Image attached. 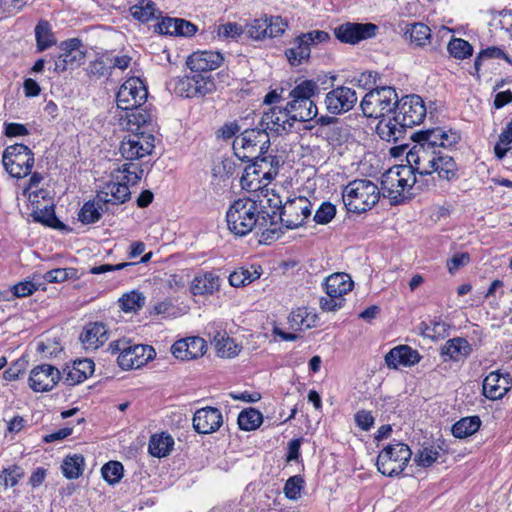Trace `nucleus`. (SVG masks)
<instances>
[{"instance_id":"f257e3e1","label":"nucleus","mask_w":512,"mask_h":512,"mask_svg":"<svg viewBox=\"0 0 512 512\" xmlns=\"http://www.w3.org/2000/svg\"><path fill=\"white\" fill-rule=\"evenodd\" d=\"M415 145L407 152V163H414L421 177L437 173L440 179L450 181L457 176V165L445 151L460 140L457 132L435 127L411 134Z\"/></svg>"},{"instance_id":"f03ea898","label":"nucleus","mask_w":512,"mask_h":512,"mask_svg":"<svg viewBox=\"0 0 512 512\" xmlns=\"http://www.w3.org/2000/svg\"><path fill=\"white\" fill-rule=\"evenodd\" d=\"M426 116L423 99L416 94L397 98L393 116L381 119L376 131L382 140L398 143L404 139L408 128L419 125Z\"/></svg>"},{"instance_id":"7ed1b4c3","label":"nucleus","mask_w":512,"mask_h":512,"mask_svg":"<svg viewBox=\"0 0 512 512\" xmlns=\"http://www.w3.org/2000/svg\"><path fill=\"white\" fill-rule=\"evenodd\" d=\"M226 222L229 231L235 236H246L254 229L262 230L266 240L279 238L281 227L268 228L265 215L261 214L257 200L239 198L235 200L226 212Z\"/></svg>"},{"instance_id":"20e7f679","label":"nucleus","mask_w":512,"mask_h":512,"mask_svg":"<svg viewBox=\"0 0 512 512\" xmlns=\"http://www.w3.org/2000/svg\"><path fill=\"white\" fill-rule=\"evenodd\" d=\"M424 178L419 175L414 163H408L391 168L383 175L382 185L392 203L399 204L412 196L409 191L416 185V189L419 190H422L423 186H428L424 183Z\"/></svg>"},{"instance_id":"39448f33","label":"nucleus","mask_w":512,"mask_h":512,"mask_svg":"<svg viewBox=\"0 0 512 512\" xmlns=\"http://www.w3.org/2000/svg\"><path fill=\"white\" fill-rule=\"evenodd\" d=\"M342 199L349 212L361 214L378 203L380 190L369 179H355L344 187Z\"/></svg>"},{"instance_id":"423d86ee","label":"nucleus","mask_w":512,"mask_h":512,"mask_svg":"<svg viewBox=\"0 0 512 512\" xmlns=\"http://www.w3.org/2000/svg\"><path fill=\"white\" fill-rule=\"evenodd\" d=\"M269 148V132L260 126L244 130L233 141L234 153L242 161H251L258 156L267 154Z\"/></svg>"},{"instance_id":"0eeeda50","label":"nucleus","mask_w":512,"mask_h":512,"mask_svg":"<svg viewBox=\"0 0 512 512\" xmlns=\"http://www.w3.org/2000/svg\"><path fill=\"white\" fill-rule=\"evenodd\" d=\"M397 98L398 94L393 87H377L366 93L360 107L366 117L384 119L393 116Z\"/></svg>"},{"instance_id":"6e6552de","label":"nucleus","mask_w":512,"mask_h":512,"mask_svg":"<svg viewBox=\"0 0 512 512\" xmlns=\"http://www.w3.org/2000/svg\"><path fill=\"white\" fill-rule=\"evenodd\" d=\"M412 456L409 446L397 442L387 445L377 457V470L389 477L402 474Z\"/></svg>"},{"instance_id":"1a4fd4ad","label":"nucleus","mask_w":512,"mask_h":512,"mask_svg":"<svg viewBox=\"0 0 512 512\" xmlns=\"http://www.w3.org/2000/svg\"><path fill=\"white\" fill-rule=\"evenodd\" d=\"M5 170L14 178H23L31 173L34 166V154L24 144L8 146L2 155Z\"/></svg>"},{"instance_id":"9d476101","label":"nucleus","mask_w":512,"mask_h":512,"mask_svg":"<svg viewBox=\"0 0 512 512\" xmlns=\"http://www.w3.org/2000/svg\"><path fill=\"white\" fill-rule=\"evenodd\" d=\"M251 165L247 166L244 174L241 177V185L247 189H258L253 187V181L257 180H272L278 173L279 160L271 155L263 154L257 158L252 159Z\"/></svg>"},{"instance_id":"9b49d317","label":"nucleus","mask_w":512,"mask_h":512,"mask_svg":"<svg viewBox=\"0 0 512 512\" xmlns=\"http://www.w3.org/2000/svg\"><path fill=\"white\" fill-rule=\"evenodd\" d=\"M312 204L308 198L298 196L289 198L284 203L278 219L286 229H296L303 225L305 219L311 215Z\"/></svg>"},{"instance_id":"f8f14e48","label":"nucleus","mask_w":512,"mask_h":512,"mask_svg":"<svg viewBox=\"0 0 512 512\" xmlns=\"http://www.w3.org/2000/svg\"><path fill=\"white\" fill-rule=\"evenodd\" d=\"M61 53L54 59V72L62 73L68 69L81 66L86 57V51L79 38H70L59 45Z\"/></svg>"},{"instance_id":"ddd939ff","label":"nucleus","mask_w":512,"mask_h":512,"mask_svg":"<svg viewBox=\"0 0 512 512\" xmlns=\"http://www.w3.org/2000/svg\"><path fill=\"white\" fill-rule=\"evenodd\" d=\"M147 96L148 92L142 80L131 77L121 85L117 93V106L122 110L140 108L146 102Z\"/></svg>"},{"instance_id":"4468645a","label":"nucleus","mask_w":512,"mask_h":512,"mask_svg":"<svg viewBox=\"0 0 512 512\" xmlns=\"http://www.w3.org/2000/svg\"><path fill=\"white\" fill-rule=\"evenodd\" d=\"M154 136L152 134L134 133L124 138L120 145V152L126 161H134L151 154L154 149Z\"/></svg>"},{"instance_id":"2eb2a0df","label":"nucleus","mask_w":512,"mask_h":512,"mask_svg":"<svg viewBox=\"0 0 512 512\" xmlns=\"http://www.w3.org/2000/svg\"><path fill=\"white\" fill-rule=\"evenodd\" d=\"M378 29L374 23L346 22L334 29V35L341 43L355 45L375 37Z\"/></svg>"},{"instance_id":"dca6fc26","label":"nucleus","mask_w":512,"mask_h":512,"mask_svg":"<svg viewBox=\"0 0 512 512\" xmlns=\"http://www.w3.org/2000/svg\"><path fill=\"white\" fill-rule=\"evenodd\" d=\"M156 352L150 345H132L128 342L122 356H117L118 365L123 370L138 369L154 359Z\"/></svg>"},{"instance_id":"f3484780","label":"nucleus","mask_w":512,"mask_h":512,"mask_svg":"<svg viewBox=\"0 0 512 512\" xmlns=\"http://www.w3.org/2000/svg\"><path fill=\"white\" fill-rule=\"evenodd\" d=\"M294 122L287 106L272 107L269 111L263 113L259 126L265 129L266 132L270 131L281 135L290 131Z\"/></svg>"},{"instance_id":"a211bd4d","label":"nucleus","mask_w":512,"mask_h":512,"mask_svg":"<svg viewBox=\"0 0 512 512\" xmlns=\"http://www.w3.org/2000/svg\"><path fill=\"white\" fill-rule=\"evenodd\" d=\"M60 378V371L56 367L41 364L31 370L28 384L34 392H47L57 385Z\"/></svg>"},{"instance_id":"6ab92c4d","label":"nucleus","mask_w":512,"mask_h":512,"mask_svg":"<svg viewBox=\"0 0 512 512\" xmlns=\"http://www.w3.org/2000/svg\"><path fill=\"white\" fill-rule=\"evenodd\" d=\"M357 100L355 90L350 87L339 86L326 94L325 105L328 112L338 115L351 110Z\"/></svg>"},{"instance_id":"aec40b11","label":"nucleus","mask_w":512,"mask_h":512,"mask_svg":"<svg viewBox=\"0 0 512 512\" xmlns=\"http://www.w3.org/2000/svg\"><path fill=\"white\" fill-rule=\"evenodd\" d=\"M224 57L218 51H197L187 59L191 73H203L217 69L223 63Z\"/></svg>"},{"instance_id":"412c9836","label":"nucleus","mask_w":512,"mask_h":512,"mask_svg":"<svg viewBox=\"0 0 512 512\" xmlns=\"http://www.w3.org/2000/svg\"><path fill=\"white\" fill-rule=\"evenodd\" d=\"M222 423V414L214 407L201 408L193 417V427L200 434L213 433L221 427Z\"/></svg>"},{"instance_id":"4be33fe9","label":"nucleus","mask_w":512,"mask_h":512,"mask_svg":"<svg viewBox=\"0 0 512 512\" xmlns=\"http://www.w3.org/2000/svg\"><path fill=\"white\" fill-rule=\"evenodd\" d=\"M258 206L262 215L266 216L267 227L277 228V215L280 213L283 203L281 197L275 193L274 190L268 188L261 191V196H258Z\"/></svg>"},{"instance_id":"5701e85b","label":"nucleus","mask_w":512,"mask_h":512,"mask_svg":"<svg viewBox=\"0 0 512 512\" xmlns=\"http://www.w3.org/2000/svg\"><path fill=\"white\" fill-rule=\"evenodd\" d=\"M511 382L509 374L502 375L493 371L483 380V395L490 400L501 399L509 391Z\"/></svg>"},{"instance_id":"b1692460","label":"nucleus","mask_w":512,"mask_h":512,"mask_svg":"<svg viewBox=\"0 0 512 512\" xmlns=\"http://www.w3.org/2000/svg\"><path fill=\"white\" fill-rule=\"evenodd\" d=\"M421 358L417 350L408 345H399L392 348L385 355V363L390 369H398L400 365L405 367L414 366L420 362Z\"/></svg>"},{"instance_id":"393cba45","label":"nucleus","mask_w":512,"mask_h":512,"mask_svg":"<svg viewBox=\"0 0 512 512\" xmlns=\"http://www.w3.org/2000/svg\"><path fill=\"white\" fill-rule=\"evenodd\" d=\"M128 183L120 180L117 182H108L103 188L97 192L98 202L108 204L119 205L125 203L130 199L131 193L128 187Z\"/></svg>"},{"instance_id":"a878e982","label":"nucleus","mask_w":512,"mask_h":512,"mask_svg":"<svg viewBox=\"0 0 512 512\" xmlns=\"http://www.w3.org/2000/svg\"><path fill=\"white\" fill-rule=\"evenodd\" d=\"M472 351L471 344L465 338L454 337L441 347L440 355L444 361L460 362L468 358Z\"/></svg>"},{"instance_id":"bb28decb","label":"nucleus","mask_w":512,"mask_h":512,"mask_svg":"<svg viewBox=\"0 0 512 512\" xmlns=\"http://www.w3.org/2000/svg\"><path fill=\"white\" fill-rule=\"evenodd\" d=\"M324 286L327 296L343 298L352 290L354 282L346 273H334L325 279Z\"/></svg>"},{"instance_id":"cd10ccee","label":"nucleus","mask_w":512,"mask_h":512,"mask_svg":"<svg viewBox=\"0 0 512 512\" xmlns=\"http://www.w3.org/2000/svg\"><path fill=\"white\" fill-rule=\"evenodd\" d=\"M220 288V278L213 272L197 275L191 282L190 291L194 296L212 295Z\"/></svg>"},{"instance_id":"c85d7f7f","label":"nucleus","mask_w":512,"mask_h":512,"mask_svg":"<svg viewBox=\"0 0 512 512\" xmlns=\"http://www.w3.org/2000/svg\"><path fill=\"white\" fill-rule=\"evenodd\" d=\"M87 349H97L108 340V331L103 323H90L80 335Z\"/></svg>"},{"instance_id":"c756f323","label":"nucleus","mask_w":512,"mask_h":512,"mask_svg":"<svg viewBox=\"0 0 512 512\" xmlns=\"http://www.w3.org/2000/svg\"><path fill=\"white\" fill-rule=\"evenodd\" d=\"M289 112L292 114L293 121L306 122L317 116V106L312 100L291 99L286 104Z\"/></svg>"},{"instance_id":"7c9ffc66","label":"nucleus","mask_w":512,"mask_h":512,"mask_svg":"<svg viewBox=\"0 0 512 512\" xmlns=\"http://www.w3.org/2000/svg\"><path fill=\"white\" fill-rule=\"evenodd\" d=\"M95 364L91 359H79L74 361L73 366L68 369L65 383L76 385L83 382L94 372Z\"/></svg>"},{"instance_id":"2f4dec72","label":"nucleus","mask_w":512,"mask_h":512,"mask_svg":"<svg viewBox=\"0 0 512 512\" xmlns=\"http://www.w3.org/2000/svg\"><path fill=\"white\" fill-rule=\"evenodd\" d=\"M36 48L43 52L57 43L52 27L47 20H40L34 29Z\"/></svg>"},{"instance_id":"473e14b6","label":"nucleus","mask_w":512,"mask_h":512,"mask_svg":"<svg viewBox=\"0 0 512 512\" xmlns=\"http://www.w3.org/2000/svg\"><path fill=\"white\" fill-rule=\"evenodd\" d=\"M107 210V206L104 203L98 202L96 197L94 200L84 203L79 211L78 219L83 224H93L99 221L102 213Z\"/></svg>"},{"instance_id":"72a5a7b5","label":"nucleus","mask_w":512,"mask_h":512,"mask_svg":"<svg viewBox=\"0 0 512 512\" xmlns=\"http://www.w3.org/2000/svg\"><path fill=\"white\" fill-rule=\"evenodd\" d=\"M174 445V439L166 433L154 434L149 440V453L154 457L167 456Z\"/></svg>"},{"instance_id":"f704fd0d","label":"nucleus","mask_w":512,"mask_h":512,"mask_svg":"<svg viewBox=\"0 0 512 512\" xmlns=\"http://www.w3.org/2000/svg\"><path fill=\"white\" fill-rule=\"evenodd\" d=\"M142 174L143 169L140 164L134 163L133 161H128L117 170H114L112 177L116 180L125 181L129 185H135L141 179Z\"/></svg>"},{"instance_id":"c9c22d12","label":"nucleus","mask_w":512,"mask_h":512,"mask_svg":"<svg viewBox=\"0 0 512 512\" xmlns=\"http://www.w3.org/2000/svg\"><path fill=\"white\" fill-rule=\"evenodd\" d=\"M31 217L35 222L44 224L48 227L58 230L66 229V225H64L61 221L57 219L54 207L52 205H47L42 209L37 208L33 210V212L31 213Z\"/></svg>"},{"instance_id":"e433bc0d","label":"nucleus","mask_w":512,"mask_h":512,"mask_svg":"<svg viewBox=\"0 0 512 512\" xmlns=\"http://www.w3.org/2000/svg\"><path fill=\"white\" fill-rule=\"evenodd\" d=\"M480 425L481 420L478 416L465 417L452 426V434L459 439L466 438L477 432Z\"/></svg>"},{"instance_id":"4c0bfd02","label":"nucleus","mask_w":512,"mask_h":512,"mask_svg":"<svg viewBox=\"0 0 512 512\" xmlns=\"http://www.w3.org/2000/svg\"><path fill=\"white\" fill-rule=\"evenodd\" d=\"M310 47L300 40V35L295 38L294 46L287 49L285 55L289 63L293 66H297L307 61L310 57Z\"/></svg>"},{"instance_id":"58836bf2","label":"nucleus","mask_w":512,"mask_h":512,"mask_svg":"<svg viewBox=\"0 0 512 512\" xmlns=\"http://www.w3.org/2000/svg\"><path fill=\"white\" fill-rule=\"evenodd\" d=\"M40 288L42 290L46 289L44 287V282L41 281V274H34L31 279L15 284L11 291L14 296L20 298L29 296Z\"/></svg>"},{"instance_id":"ea45409f","label":"nucleus","mask_w":512,"mask_h":512,"mask_svg":"<svg viewBox=\"0 0 512 512\" xmlns=\"http://www.w3.org/2000/svg\"><path fill=\"white\" fill-rule=\"evenodd\" d=\"M405 35L415 46L424 47L430 43L431 30L423 23H414L406 30Z\"/></svg>"},{"instance_id":"a19ab883","label":"nucleus","mask_w":512,"mask_h":512,"mask_svg":"<svg viewBox=\"0 0 512 512\" xmlns=\"http://www.w3.org/2000/svg\"><path fill=\"white\" fill-rule=\"evenodd\" d=\"M237 422L241 430L252 431L262 424L263 416L258 410L248 408L240 412Z\"/></svg>"},{"instance_id":"79ce46f5","label":"nucleus","mask_w":512,"mask_h":512,"mask_svg":"<svg viewBox=\"0 0 512 512\" xmlns=\"http://www.w3.org/2000/svg\"><path fill=\"white\" fill-rule=\"evenodd\" d=\"M260 276L261 271L258 269L250 271L247 268L240 267L229 275L228 280L231 286L238 288L252 283L256 279L260 278Z\"/></svg>"},{"instance_id":"37998d69","label":"nucleus","mask_w":512,"mask_h":512,"mask_svg":"<svg viewBox=\"0 0 512 512\" xmlns=\"http://www.w3.org/2000/svg\"><path fill=\"white\" fill-rule=\"evenodd\" d=\"M131 15L145 23L156 17V4L151 0H140L130 8Z\"/></svg>"},{"instance_id":"c03bdc74","label":"nucleus","mask_w":512,"mask_h":512,"mask_svg":"<svg viewBox=\"0 0 512 512\" xmlns=\"http://www.w3.org/2000/svg\"><path fill=\"white\" fill-rule=\"evenodd\" d=\"M125 111L127 130L133 132V134L139 133L138 131L149 121V114L140 108H131Z\"/></svg>"},{"instance_id":"a18cd8bd","label":"nucleus","mask_w":512,"mask_h":512,"mask_svg":"<svg viewBox=\"0 0 512 512\" xmlns=\"http://www.w3.org/2000/svg\"><path fill=\"white\" fill-rule=\"evenodd\" d=\"M84 458L82 455L67 456L62 464L63 475L67 479H77L83 473Z\"/></svg>"},{"instance_id":"49530a36","label":"nucleus","mask_w":512,"mask_h":512,"mask_svg":"<svg viewBox=\"0 0 512 512\" xmlns=\"http://www.w3.org/2000/svg\"><path fill=\"white\" fill-rule=\"evenodd\" d=\"M319 92L318 84L313 80H303L289 92L291 99L312 100L311 98Z\"/></svg>"},{"instance_id":"de8ad7c7","label":"nucleus","mask_w":512,"mask_h":512,"mask_svg":"<svg viewBox=\"0 0 512 512\" xmlns=\"http://www.w3.org/2000/svg\"><path fill=\"white\" fill-rule=\"evenodd\" d=\"M78 271L75 268H57L47 271L45 274H41V281L44 285L48 283H61L68 279H77Z\"/></svg>"},{"instance_id":"09e8293b","label":"nucleus","mask_w":512,"mask_h":512,"mask_svg":"<svg viewBox=\"0 0 512 512\" xmlns=\"http://www.w3.org/2000/svg\"><path fill=\"white\" fill-rule=\"evenodd\" d=\"M447 50L456 59H465L473 54L472 45L461 38H452L448 43Z\"/></svg>"},{"instance_id":"8fccbe9b","label":"nucleus","mask_w":512,"mask_h":512,"mask_svg":"<svg viewBox=\"0 0 512 512\" xmlns=\"http://www.w3.org/2000/svg\"><path fill=\"white\" fill-rule=\"evenodd\" d=\"M119 304L124 312L137 311L144 306L145 297L137 291H131L119 299Z\"/></svg>"},{"instance_id":"3c124183","label":"nucleus","mask_w":512,"mask_h":512,"mask_svg":"<svg viewBox=\"0 0 512 512\" xmlns=\"http://www.w3.org/2000/svg\"><path fill=\"white\" fill-rule=\"evenodd\" d=\"M502 58L505 61L511 63V58L500 48L492 46L487 47L480 51L474 61V68L478 72L483 59H499Z\"/></svg>"},{"instance_id":"603ef678","label":"nucleus","mask_w":512,"mask_h":512,"mask_svg":"<svg viewBox=\"0 0 512 512\" xmlns=\"http://www.w3.org/2000/svg\"><path fill=\"white\" fill-rule=\"evenodd\" d=\"M101 472L104 480L109 484H115L123 477V465L117 461H110L102 467Z\"/></svg>"},{"instance_id":"864d4df0","label":"nucleus","mask_w":512,"mask_h":512,"mask_svg":"<svg viewBox=\"0 0 512 512\" xmlns=\"http://www.w3.org/2000/svg\"><path fill=\"white\" fill-rule=\"evenodd\" d=\"M184 342H186L188 360L196 359L202 355H204L206 351V343L204 339L198 336L187 337L184 338Z\"/></svg>"},{"instance_id":"5fc2aeb1","label":"nucleus","mask_w":512,"mask_h":512,"mask_svg":"<svg viewBox=\"0 0 512 512\" xmlns=\"http://www.w3.org/2000/svg\"><path fill=\"white\" fill-rule=\"evenodd\" d=\"M215 341L217 353L221 357L231 358L236 356L240 351L238 345L229 337H222L219 340L215 339Z\"/></svg>"},{"instance_id":"6e6d98bb","label":"nucleus","mask_w":512,"mask_h":512,"mask_svg":"<svg viewBox=\"0 0 512 512\" xmlns=\"http://www.w3.org/2000/svg\"><path fill=\"white\" fill-rule=\"evenodd\" d=\"M194 77L191 75H186L185 77L179 79L175 86V91L181 97L193 98L197 97V93L195 91Z\"/></svg>"},{"instance_id":"4d7b16f0","label":"nucleus","mask_w":512,"mask_h":512,"mask_svg":"<svg viewBox=\"0 0 512 512\" xmlns=\"http://www.w3.org/2000/svg\"><path fill=\"white\" fill-rule=\"evenodd\" d=\"M316 319L317 316L315 314L310 317L307 308H298L290 315V321L293 324L305 326L306 328L314 327L316 325Z\"/></svg>"},{"instance_id":"13d9d810","label":"nucleus","mask_w":512,"mask_h":512,"mask_svg":"<svg viewBox=\"0 0 512 512\" xmlns=\"http://www.w3.org/2000/svg\"><path fill=\"white\" fill-rule=\"evenodd\" d=\"M304 480L300 475L290 477L284 486L285 496L291 500H296L300 497V492L303 488Z\"/></svg>"},{"instance_id":"bf43d9fd","label":"nucleus","mask_w":512,"mask_h":512,"mask_svg":"<svg viewBox=\"0 0 512 512\" xmlns=\"http://www.w3.org/2000/svg\"><path fill=\"white\" fill-rule=\"evenodd\" d=\"M336 215V208L330 202H324L316 210L314 215V221L317 224H328Z\"/></svg>"},{"instance_id":"052dcab7","label":"nucleus","mask_w":512,"mask_h":512,"mask_svg":"<svg viewBox=\"0 0 512 512\" xmlns=\"http://www.w3.org/2000/svg\"><path fill=\"white\" fill-rule=\"evenodd\" d=\"M268 16L261 17L259 19H255L248 27L249 35L256 40L265 38L268 36V28L267 25Z\"/></svg>"},{"instance_id":"680f3d73","label":"nucleus","mask_w":512,"mask_h":512,"mask_svg":"<svg viewBox=\"0 0 512 512\" xmlns=\"http://www.w3.org/2000/svg\"><path fill=\"white\" fill-rule=\"evenodd\" d=\"M24 475V471L21 467L13 465L7 469H4L0 474V480L3 481L5 487L15 486L19 479Z\"/></svg>"},{"instance_id":"e2e57ef3","label":"nucleus","mask_w":512,"mask_h":512,"mask_svg":"<svg viewBox=\"0 0 512 512\" xmlns=\"http://www.w3.org/2000/svg\"><path fill=\"white\" fill-rule=\"evenodd\" d=\"M439 457V452L433 446L424 447L415 457V461L419 466L429 467L431 466Z\"/></svg>"},{"instance_id":"0e129e2a","label":"nucleus","mask_w":512,"mask_h":512,"mask_svg":"<svg viewBox=\"0 0 512 512\" xmlns=\"http://www.w3.org/2000/svg\"><path fill=\"white\" fill-rule=\"evenodd\" d=\"M192 77H194L195 85V91L197 93V97L205 96L207 93H209L214 84L210 79V76H207L203 73H192Z\"/></svg>"},{"instance_id":"69168bd1","label":"nucleus","mask_w":512,"mask_h":512,"mask_svg":"<svg viewBox=\"0 0 512 512\" xmlns=\"http://www.w3.org/2000/svg\"><path fill=\"white\" fill-rule=\"evenodd\" d=\"M300 40L306 43L310 48L330 40V36L327 32L322 30H313L300 35Z\"/></svg>"},{"instance_id":"338daca9","label":"nucleus","mask_w":512,"mask_h":512,"mask_svg":"<svg viewBox=\"0 0 512 512\" xmlns=\"http://www.w3.org/2000/svg\"><path fill=\"white\" fill-rule=\"evenodd\" d=\"M425 330L429 333L427 334L431 338H444L447 335L449 325L440 319L431 320L429 324H425Z\"/></svg>"},{"instance_id":"774afa93","label":"nucleus","mask_w":512,"mask_h":512,"mask_svg":"<svg viewBox=\"0 0 512 512\" xmlns=\"http://www.w3.org/2000/svg\"><path fill=\"white\" fill-rule=\"evenodd\" d=\"M243 33L242 26L237 23H226L218 26L217 35L222 39H236Z\"/></svg>"}]
</instances>
